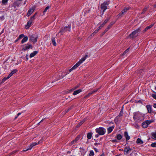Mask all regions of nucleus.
<instances>
[{"mask_svg": "<svg viewBox=\"0 0 156 156\" xmlns=\"http://www.w3.org/2000/svg\"><path fill=\"white\" fill-rule=\"evenodd\" d=\"M141 31V28H139L136 30L133 31L129 35V37L130 38H133L137 36L138 35L139 32Z\"/></svg>", "mask_w": 156, "mask_h": 156, "instance_id": "f257e3e1", "label": "nucleus"}, {"mask_svg": "<svg viewBox=\"0 0 156 156\" xmlns=\"http://www.w3.org/2000/svg\"><path fill=\"white\" fill-rule=\"evenodd\" d=\"M109 4V2L106 1L105 2L101 4V10L103 11V13L105 10L108 8V5Z\"/></svg>", "mask_w": 156, "mask_h": 156, "instance_id": "f03ea898", "label": "nucleus"}, {"mask_svg": "<svg viewBox=\"0 0 156 156\" xmlns=\"http://www.w3.org/2000/svg\"><path fill=\"white\" fill-rule=\"evenodd\" d=\"M96 131L99 135H103L105 133V129L103 127H100L99 128H97L95 129Z\"/></svg>", "mask_w": 156, "mask_h": 156, "instance_id": "7ed1b4c3", "label": "nucleus"}, {"mask_svg": "<svg viewBox=\"0 0 156 156\" xmlns=\"http://www.w3.org/2000/svg\"><path fill=\"white\" fill-rule=\"evenodd\" d=\"M71 26L68 25V27H65L63 29L62 28L60 31L59 33H61L62 34L65 32L68 31H70V30Z\"/></svg>", "mask_w": 156, "mask_h": 156, "instance_id": "20e7f679", "label": "nucleus"}, {"mask_svg": "<svg viewBox=\"0 0 156 156\" xmlns=\"http://www.w3.org/2000/svg\"><path fill=\"white\" fill-rule=\"evenodd\" d=\"M37 40V37L35 35H32L30 36V40L34 43H35Z\"/></svg>", "mask_w": 156, "mask_h": 156, "instance_id": "39448f33", "label": "nucleus"}, {"mask_svg": "<svg viewBox=\"0 0 156 156\" xmlns=\"http://www.w3.org/2000/svg\"><path fill=\"white\" fill-rule=\"evenodd\" d=\"M129 9V8L127 7L124 8L123 10L121 12L119 13L118 16H122L126 11Z\"/></svg>", "mask_w": 156, "mask_h": 156, "instance_id": "423d86ee", "label": "nucleus"}, {"mask_svg": "<svg viewBox=\"0 0 156 156\" xmlns=\"http://www.w3.org/2000/svg\"><path fill=\"white\" fill-rule=\"evenodd\" d=\"M43 138L42 139V140H39L38 142V143H36V142H35V143H34L32 144L29 146V149H31L34 146L38 144H39L40 143H41L42 142H43Z\"/></svg>", "mask_w": 156, "mask_h": 156, "instance_id": "0eeeda50", "label": "nucleus"}, {"mask_svg": "<svg viewBox=\"0 0 156 156\" xmlns=\"http://www.w3.org/2000/svg\"><path fill=\"white\" fill-rule=\"evenodd\" d=\"M132 149L129 146L125 147L124 149V153H128L129 152L131 151Z\"/></svg>", "mask_w": 156, "mask_h": 156, "instance_id": "6e6552de", "label": "nucleus"}, {"mask_svg": "<svg viewBox=\"0 0 156 156\" xmlns=\"http://www.w3.org/2000/svg\"><path fill=\"white\" fill-rule=\"evenodd\" d=\"M34 9L33 8H31L29 9L27 14V16H30L34 12Z\"/></svg>", "mask_w": 156, "mask_h": 156, "instance_id": "1a4fd4ad", "label": "nucleus"}, {"mask_svg": "<svg viewBox=\"0 0 156 156\" xmlns=\"http://www.w3.org/2000/svg\"><path fill=\"white\" fill-rule=\"evenodd\" d=\"M98 89L94 90L91 92L88 93V94L87 95L85 96L84 98H87L89 97V96H90L92 94H94V93L98 91Z\"/></svg>", "mask_w": 156, "mask_h": 156, "instance_id": "9d476101", "label": "nucleus"}, {"mask_svg": "<svg viewBox=\"0 0 156 156\" xmlns=\"http://www.w3.org/2000/svg\"><path fill=\"white\" fill-rule=\"evenodd\" d=\"M32 22L31 20H29L27 22V24L25 25V28L26 29H28L31 26Z\"/></svg>", "mask_w": 156, "mask_h": 156, "instance_id": "9b49d317", "label": "nucleus"}, {"mask_svg": "<svg viewBox=\"0 0 156 156\" xmlns=\"http://www.w3.org/2000/svg\"><path fill=\"white\" fill-rule=\"evenodd\" d=\"M88 57V55H86L84 57H83L79 62V63L80 64L87 58Z\"/></svg>", "mask_w": 156, "mask_h": 156, "instance_id": "f8f14e48", "label": "nucleus"}, {"mask_svg": "<svg viewBox=\"0 0 156 156\" xmlns=\"http://www.w3.org/2000/svg\"><path fill=\"white\" fill-rule=\"evenodd\" d=\"M148 111V112L149 113H151L152 112V108L151 107L150 105H147L146 106Z\"/></svg>", "mask_w": 156, "mask_h": 156, "instance_id": "ddd939ff", "label": "nucleus"}, {"mask_svg": "<svg viewBox=\"0 0 156 156\" xmlns=\"http://www.w3.org/2000/svg\"><path fill=\"white\" fill-rule=\"evenodd\" d=\"M124 134L125 136L126 137V140H129L130 139V137L128 135L127 132L126 131L124 133Z\"/></svg>", "mask_w": 156, "mask_h": 156, "instance_id": "4468645a", "label": "nucleus"}, {"mask_svg": "<svg viewBox=\"0 0 156 156\" xmlns=\"http://www.w3.org/2000/svg\"><path fill=\"white\" fill-rule=\"evenodd\" d=\"M17 72V70L14 69L13 70L11 73L9 75V77H10L14 74L16 73Z\"/></svg>", "mask_w": 156, "mask_h": 156, "instance_id": "2eb2a0df", "label": "nucleus"}, {"mask_svg": "<svg viewBox=\"0 0 156 156\" xmlns=\"http://www.w3.org/2000/svg\"><path fill=\"white\" fill-rule=\"evenodd\" d=\"M82 91V90L80 89H79L76 90L74 91L73 94L74 95H76L77 94H79Z\"/></svg>", "mask_w": 156, "mask_h": 156, "instance_id": "dca6fc26", "label": "nucleus"}, {"mask_svg": "<svg viewBox=\"0 0 156 156\" xmlns=\"http://www.w3.org/2000/svg\"><path fill=\"white\" fill-rule=\"evenodd\" d=\"M37 53V51H34L33 52L31 53L30 55V58H32L35 56L36 54Z\"/></svg>", "mask_w": 156, "mask_h": 156, "instance_id": "f3484780", "label": "nucleus"}, {"mask_svg": "<svg viewBox=\"0 0 156 156\" xmlns=\"http://www.w3.org/2000/svg\"><path fill=\"white\" fill-rule=\"evenodd\" d=\"M136 143L137 144H141L143 143V142L139 138L136 140Z\"/></svg>", "mask_w": 156, "mask_h": 156, "instance_id": "a211bd4d", "label": "nucleus"}, {"mask_svg": "<svg viewBox=\"0 0 156 156\" xmlns=\"http://www.w3.org/2000/svg\"><path fill=\"white\" fill-rule=\"evenodd\" d=\"M153 24H151V25H150V26H147V27L143 31V32H145L147 30H148V29L151 28L153 26Z\"/></svg>", "mask_w": 156, "mask_h": 156, "instance_id": "6ab92c4d", "label": "nucleus"}, {"mask_svg": "<svg viewBox=\"0 0 156 156\" xmlns=\"http://www.w3.org/2000/svg\"><path fill=\"white\" fill-rule=\"evenodd\" d=\"M80 64L78 62L77 63H76L72 68L73 70L75 69H76L78 67Z\"/></svg>", "mask_w": 156, "mask_h": 156, "instance_id": "aec40b11", "label": "nucleus"}, {"mask_svg": "<svg viewBox=\"0 0 156 156\" xmlns=\"http://www.w3.org/2000/svg\"><path fill=\"white\" fill-rule=\"evenodd\" d=\"M31 47L30 45H29L26 46L25 47L22 49V50L26 51L28 49H29Z\"/></svg>", "mask_w": 156, "mask_h": 156, "instance_id": "412c9836", "label": "nucleus"}, {"mask_svg": "<svg viewBox=\"0 0 156 156\" xmlns=\"http://www.w3.org/2000/svg\"><path fill=\"white\" fill-rule=\"evenodd\" d=\"M114 128V126H112L109 127L108 129V133H111L112 131Z\"/></svg>", "mask_w": 156, "mask_h": 156, "instance_id": "4be33fe9", "label": "nucleus"}, {"mask_svg": "<svg viewBox=\"0 0 156 156\" xmlns=\"http://www.w3.org/2000/svg\"><path fill=\"white\" fill-rule=\"evenodd\" d=\"M28 40V37H25L22 40L21 43L23 44L27 41Z\"/></svg>", "mask_w": 156, "mask_h": 156, "instance_id": "5701e85b", "label": "nucleus"}, {"mask_svg": "<svg viewBox=\"0 0 156 156\" xmlns=\"http://www.w3.org/2000/svg\"><path fill=\"white\" fill-rule=\"evenodd\" d=\"M51 41H52V44L54 46H55L56 45V44L55 42V38L53 37L52 38Z\"/></svg>", "mask_w": 156, "mask_h": 156, "instance_id": "b1692460", "label": "nucleus"}, {"mask_svg": "<svg viewBox=\"0 0 156 156\" xmlns=\"http://www.w3.org/2000/svg\"><path fill=\"white\" fill-rule=\"evenodd\" d=\"M142 126L143 128H146L148 126V125L145 121L142 123Z\"/></svg>", "mask_w": 156, "mask_h": 156, "instance_id": "393cba45", "label": "nucleus"}, {"mask_svg": "<svg viewBox=\"0 0 156 156\" xmlns=\"http://www.w3.org/2000/svg\"><path fill=\"white\" fill-rule=\"evenodd\" d=\"M92 134L91 133H88L87 135V138L88 139H90L92 137Z\"/></svg>", "mask_w": 156, "mask_h": 156, "instance_id": "a878e982", "label": "nucleus"}, {"mask_svg": "<svg viewBox=\"0 0 156 156\" xmlns=\"http://www.w3.org/2000/svg\"><path fill=\"white\" fill-rule=\"evenodd\" d=\"M36 13H35L34 16H33L31 17L30 18V20H31V21L33 22V21L35 19V16L36 15Z\"/></svg>", "mask_w": 156, "mask_h": 156, "instance_id": "bb28decb", "label": "nucleus"}, {"mask_svg": "<svg viewBox=\"0 0 156 156\" xmlns=\"http://www.w3.org/2000/svg\"><path fill=\"white\" fill-rule=\"evenodd\" d=\"M86 118H84L83 120L80 122L79 123V126H80L86 120Z\"/></svg>", "mask_w": 156, "mask_h": 156, "instance_id": "cd10ccee", "label": "nucleus"}, {"mask_svg": "<svg viewBox=\"0 0 156 156\" xmlns=\"http://www.w3.org/2000/svg\"><path fill=\"white\" fill-rule=\"evenodd\" d=\"M117 138L118 140H120L122 138V136L120 134H118L117 136Z\"/></svg>", "mask_w": 156, "mask_h": 156, "instance_id": "c85d7f7f", "label": "nucleus"}, {"mask_svg": "<svg viewBox=\"0 0 156 156\" xmlns=\"http://www.w3.org/2000/svg\"><path fill=\"white\" fill-rule=\"evenodd\" d=\"M9 76L7 77H5L3 78V79L2 80V83L4 82L6 80L8 79H9L10 77H8Z\"/></svg>", "mask_w": 156, "mask_h": 156, "instance_id": "c756f323", "label": "nucleus"}, {"mask_svg": "<svg viewBox=\"0 0 156 156\" xmlns=\"http://www.w3.org/2000/svg\"><path fill=\"white\" fill-rule=\"evenodd\" d=\"M114 24V23H111L107 27L106 29L108 30L112 27V26Z\"/></svg>", "mask_w": 156, "mask_h": 156, "instance_id": "7c9ffc66", "label": "nucleus"}, {"mask_svg": "<svg viewBox=\"0 0 156 156\" xmlns=\"http://www.w3.org/2000/svg\"><path fill=\"white\" fill-rule=\"evenodd\" d=\"M50 6H47L44 9V10L43 11V12L44 13L46 12L50 8Z\"/></svg>", "mask_w": 156, "mask_h": 156, "instance_id": "2f4dec72", "label": "nucleus"}, {"mask_svg": "<svg viewBox=\"0 0 156 156\" xmlns=\"http://www.w3.org/2000/svg\"><path fill=\"white\" fill-rule=\"evenodd\" d=\"M80 136H78L74 140L75 141L76 143L77 141L80 139Z\"/></svg>", "mask_w": 156, "mask_h": 156, "instance_id": "473e14b6", "label": "nucleus"}, {"mask_svg": "<svg viewBox=\"0 0 156 156\" xmlns=\"http://www.w3.org/2000/svg\"><path fill=\"white\" fill-rule=\"evenodd\" d=\"M80 136H78L74 140L75 141L76 143L77 141L80 139Z\"/></svg>", "mask_w": 156, "mask_h": 156, "instance_id": "72a5a7b5", "label": "nucleus"}, {"mask_svg": "<svg viewBox=\"0 0 156 156\" xmlns=\"http://www.w3.org/2000/svg\"><path fill=\"white\" fill-rule=\"evenodd\" d=\"M94 155V152L93 151H90V154H89V156H93Z\"/></svg>", "mask_w": 156, "mask_h": 156, "instance_id": "f704fd0d", "label": "nucleus"}, {"mask_svg": "<svg viewBox=\"0 0 156 156\" xmlns=\"http://www.w3.org/2000/svg\"><path fill=\"white\" fill-rule=\"evenodd\" d=\"M154 139L156 140V132L153 133L152 135Z\"/></svg>", "mask_w": 156, "mask_h": 156, "instance_id": "c9c22d12", "label": "nucleus"}, {"mask_svg": "<svg viewBox=\"0 0 156 156\" xmlns=\"http://www.w3.org/2000/svg\"><path fill=\"white\" fill-rule=\"evenodd\" d=\"M145 122H146V123L147 124L148 126L150 123H151L152 122V121L151 120H147L145 121Z\"/></svg>", "mask_w": 156, "mask_h": 156, "instance_id": "e433bc0d", "label": "nucleus"}, {"mask_svg": "<svg viewBox=\"0 0 156 156\" xmlns=\"http://www.w3.org/2000/svg\"><path fill=\"white\" fill-rule=\"evenodd\" d=\"M151 146L152 147H156V143H154L151 144Z\"/></svg>", "mask_w": 156, "mask_h": 156, "instance_id": "4c0bfd02", "label": "nucleus"}, {"mask_svg": "<svg viewBox=\"0 0 156 156\" xmlns=\"http://www.w3.org/2000/svg\"><path fill=\"white\" fill-rule=\"evenodd\" d=\"M76 143V142L74 140L72 141L71 143L69 144V146H71L73 144H75Z\"/></svg>", "mask_w": 156, "mask_h": 156, "instance_id": "58836bf2", "label": "nucleus"}, {"mask_svg": "<svg viewBox=\"0 0 156 156\" xmlns=\"http://www.w3.org/2000/svg\"><path fill=\"white\" fill-rule=\"evenodd\" d=\"M24 35L23 34H21L19 36V37L18 38V40H19V39H20L22 38L23 37H24Z\"/></svg>", "mask_w": 156, "mask_h": 156, "instance_id": "ea45409f", "label": "nucleus"}, {"mask_svg": "<svg viewBox=\"0 0 156 156\" xmlns=\"http://www.w3.org/2000/svg\"><path fill=\"white\" fill-rule=\"evenodd\" d=\"M98 32V30H95L91 34V36H94Z\"/></svg>", "mask_w": 156, "mask_h": 156, "instance_id": "a19ab883", "label": "nucleus"}, {"mask_svg": "<svg viewBox=\"0 0 156 156\" xmlns=\"http://www.w3.org/2000/svg\"><path fill=\"white\" fill-rule=\"evenodd\" d=\"M108 20H109V19H106L105 20V21H104L103 23H102V25H104L105 24H106L107 22L108 21Z\"/></svg>", "mask_w": 156, "mask_h": 156, "instance_id": "79ce46f5", "label": "nucleus"}, {"mask_svg": "<svg viewBox=\"0 0 156 156\" xmlns=\"http://www.w3.org/2000/svg\"><path fill=\"white\" fill-rule=\"evenodd\" d=\"M152 97L156 100V94H152L151 95Z\"/></svg>", "mask_w": 156, "mask_h": 156, "instance_id": "37998d69", "label": "nucleus"}, {"mask_svg": "<svg viewBox=\"0 0 156 156\" xmlns=\"http://www.w3.org/2000/svg\"><path fill=\"white\" fill-rule=\"evenodd\" d=\"M79 87V85H77L75 87H73V88H72V90H74L76 89L77 88Z\"/></svg>", "mask_w": 156, "mask_h": 156, "instance_id": "c03bdc74", "label": "nucleus"}, {"mask_svg": "<svg viewBox=\"0 0 156 156\" xmlns=\"http://www.w3.org/2000/svg\"><path fill=\"white\" fill-rule=\"evenodd\" d=\"M123 114V112L122 111H121L120 112L119 115H118L117 116L118 117H119L120 116H122V115Z\"/></svg>", "mask_w": 156, "mask_h": 156, "instance_id": "a18cd8bd", "label": "nucleus"}, {"mask_svg": "<svg viewBox=\"0 0 156 156\" xmlns=\"http://www.w3.org/2000/svg\"><path fill=\"white\" fill-rule=\"evenodd\" d=\"M147 7L143 9V12H142V13H144L147 10Z\"/></svg>", "mask_w": 156, "mask_h": 156, "instance_id": "49530a36", "label": "nucleus"}, {"mask_svg": "<svg viewBox=\"0 0 156 156\" xmlns=\"http://www.w3.org/2000/svg\"><path fill=\"white\" fill-rule=\"evenodd\" d=\"M138 115L137 114H135L134 115V116H133V118L135 119H136V117H137V116Z\"/></svg>", "mask_w": 156, "mask_h": 156, "instance_id": "de8ad7c7", "label": "nucleus"}, {"mask_svg": "<svg viewBox=\"0 0 156 156\" xmlns=\"http://www.w3.org/2000/svg\"><path fill=\"white\" fill-rule=\"evenodd\" d=\"M118 117L117 116L116 118H115V121L116 122H117L118 120Z\"/></svg>", "mask_w": 156, "mask_h": 156, "instance_id": "09e8293b", "label": "nucleus"}, {"mask_svg": "<svg viewBox=\"0 0 156 156\" xmlns=\"http://www.w3.org/2000/svg\"><path fill=\"white\" fill-rule=\"evenodd\" d=\"M129 48L127 49V50H126L123 53V54L124 55L128 51Z\"/></svg>", "mask_w": 156, "mask_h": 156, "instance_id": "8fccbe9b", "label": "nucleus"}, {"mask_svg": "<svg viewBox=\"0 0 156 156\" xmlns=\"http://www.w3.org/2000/svg\"><path fill=\"white\" fill-rule=\"evenodd\" d=\"M45 118H44L40 122H39L38 124H37L39 125L40 123L41 122H42L43 121H44V120H45Z\"/></svg>", "mask_w": 156, "mask_h": 156, "instance_id": "3c124183", "label": "nucleus"}, {"mask_svg": "<svg viewBox=\"0 0 156 156\" xmlns=\"http://www.w3.org/2000/svg\"><path fill=\"white\" fill-rule=\"evenodd\" d=\"M104 25H102V24L101 25L100 27H99V29H101L104 26Z\"/></svg>", "mask_w": 156, "mask_h": 156, "instance_id": "603ef678", "label": "nucleus"}, {"mask_svg": "<svg viewBox=\"0 0 156 156\" xmlns=\"http://www.w3.org/2000/svg\"><path fill=\"white\" fill-rule=\"evenodd\" d=\"M30 150V149H29V148H28L27 149H26V150H23V151H27L28 150Z\"/></svg>", "mask_w": 156, "mask_h": 156, "instance_id": "864d4df0", "label": "nucleus"}, {"mask_svg": "<svg viewBox=\"0 0 156 156\" xmlns=\"http://www.w3.org/2000/svg\"><path fill=\"white\" fill-rule=\"evenodd\" d=\"M72 109V107H70L66 111V112H68L71 109Z\"/></svg>", "mask_w": 156, "mask_h": 156, "instance_id": "5fc2aeb1", "label": "nucleus"}, {"mask_svg": "<svg viewBox=\"0 0 156 156\" xmlns=\"http://www.w3.org/2000/svg\"><path fill=\"white\" fill-rule=\"evenodd\" d=\"M112 142H116L117 140H112Z\"/></svg>", "mask_w": 156, "mask_h": 156, "instance_id": "6e6d98bb", "label": "nucleus"}, {"mask_svg": "<svg viewBox=\"0 0 156 156\" xmlns=\"http://www.w3.org/2000/svg\"><path fill=\"white\" fill-rule=\"evenodd\" d=\"M108 31V30L106 28L105 30L104 31V32L105 33H106L107 31Z\"/></svg>", "mask_w": 156, "mask_h": 156, "instance_id": "4d7b16f0", "label": "nucleus"}, {"mask_svg": "<svg viewBox=\"0 0 156 156\" xmlns=\"http://www.w3.org/2000/svg\"><path fill=\"white\" fill-rule=\"evenodd\" d=\"M153 107L154 108H156V104H154Z\"/></svg>", "mask_w": 156, "mask_h": 156, "instance_id": "13d9d810", "label": "nucleus"}, {"mask_svg": "<svg viewBox=\"0 0 156 156\" xmlns=\"http://www.w3.org/2000/svg\"><path fill=\"white\" fill-rule=\"evenodd\" d=\"M105 34V33L103 32L101 35V36H103L104 34Z\"/></svg>", "mask_w": 156, "mask_h": 156, "instance_id": "bf43d9fd", "label": "nucleus"}, {"mask_svg": "<svg viewBox=\"0 0 156 156\" xmlns=\"http://www.w3.org/2000/svg\"><path fill=\"white\" fill-rule=\"evenodd\" d=\"M94 150L96 152H98V149L96 148H94Z\"/></svg>", "mask_w": 156, "mask_h": 156, "instance_id": "052dcab7", "label": "nucleus"}, {"mask_svg": "<svg viewBox=\"0 0 156 156\" xmlns=\"http://www.w3.org/2000/svg\"><path fill=\"white\" fill-rule=\"evenodd\" d=\"M73 70V69H72V68H71V69H70L69 70V71L70 72H71V71H72Z\"/></svg>", "mask_w": 156, "mask_h": 156, "instance_id": "680f3d73", "label": "nucleus"}, {"mask_svg": "<svg viewBox=\"0 0 156 156\" xmlns=\"http://www.w3.org/2000/svg\"><path fill=\"white\" fill-rule=\"evenodd\" d=\"M97 138L98 136V134H97L95 136Z\"/></svg>", "mask_w": 156, "mask_h": 156, "instance_id": "e2e57ef3", "label": "nucleus"}, {"mask_svg": "<svg viewBox=\"0 0 156 156\" xmlns=\"http://www.w3.org/2000/svg\"><path fill=\"white\" fill-rule=\"evenodd\" d=\"M21 114V113H18L17 115V116H19Z\"/></svg>", "mask_w": 156, "mask_h": 156, "instance_id": "0e129e2a", "label": "nucleus"}, {"mask_svg": "<svg viewBox=\"0 0 156 156\" xmlns=\"http://www.w3.org/2000/svg\"><path fill=\"white\" fill-rule=\"evenodd\" d=\"M98 144H98V143H95L94 144V145H97Z\"/></svg>", "mask_w": 156, "mask_h": 156, "instance_id": "69168bd1", "label": "nucleus"}, {"mask_svg": "<svg viewBox=\"0 0 156 156\" xmlns=\"http://www.w3.org/2000/svg\"><path fill=\"white\" fill-rule=\"evenodd\" d=\"M26 1H25V2L23 4L24 5H25L26 4Z\"/></svg>", "mask_w": 156, "mask_h": 156, "instance_id": "338daca9", "label": "nucleus"}, {"mask_svg": "<svg viewBox=\"0 0 156 156\" xmlns=\"http://www.w3.org/2000/svg\"><path fill=\"white\" fill-rule=\"evenodd\" d=\"M100 156H104V155L103 154H102Z\"/></svg>", "mask_w": 156, "mask_h": 156, "instance_id": "774afa93", "label": "nucleus"}]
</instances>
